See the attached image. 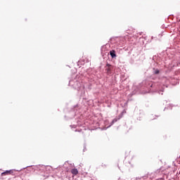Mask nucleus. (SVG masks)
<instances>
[{
    "instance_id": "4",
    "label": "nucleus",
    "mask_w": 180,
    "mask_h": 180,
    "mask_svg": "<svg viewBox=\"0 0 180 180\" xmlns=\"http://www.w3.org/2000/svg\"><path fill=\"white\" fill-rule=\"evenodd\" d=\"M71 174H72V175H78V169H72L71 170Z\"/></svg>"
},
{
    "instance_id": "3",
    "label": "nucleus",
    "mask_w": 180,
    "mask_h": 180,
    "mask_svg": "<svg viewBox=\"0 0 180 180\" xmlns=\"http://www.w3.org/2000/svg\"><path fill=\"white\" fill-rule=\"evenodd\" d=\"M110 55L111 56L112 58H115L116 57V51L115 50L110 51Z\"/></svg>"
},
{
    "instance_id": "1",
    "label": "nucleus",
    "mask_w": 180,
    "mask_h": 180,
    "mask_svg": "<svg viewBox=\"0 0 180 180\" xmlns=\"http://www.w3.org/2000/svg\"><path fill=\"white\" fill-rule=\"evenodd\" d=\"M113 70V66L112 65L107 63L105 66V71L107 74H112V70Z\"/></svg>"
},
{
    "instance_id": "6",
    "label": "nucleus",
    "mask_w": 180,
    "mask_h": 180,
    "mask_svg": "<svg viewBox=\"0 0 180 180\" xmlns=\"http://www.w3.org/2000/svg\"><path fill=\"white\" fill-rule=\"evenodd\" d=\"M101 167H102V168H105V167H106V165H101Z\"/></svg>"
},
{
    "instance_id": "5",
    "label": "nucleus",
    "mask_w": 180,
    "mask_h": 180,
    "mask_svg": "<svg viewBox=\"0 0 180 180\" xmlns=\"http://www.w3.org/2000/svg\"><path fill=\"white\" fill-rule=\"evenodd\" d=\"M154 73L156 74V75H157V74H160V70H156Z\"/></svg>"
},
{
    "instance_id": "2",
    "label": "nucleus",
    "mask_w": 180,
    "mask_h": 180,
    "mask_svg": "<svg viewBox=\"0 0 180 180\" xmlns=\"http://www.w3.org/2000/svg\"><path fill=\"white\" fill-rule=\"evenodd\" d=\"M13 174V170H6V172L1 173L2 176H4V175H11Z\"/></svg>"
}]
</instances>
